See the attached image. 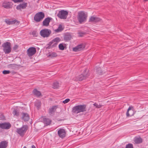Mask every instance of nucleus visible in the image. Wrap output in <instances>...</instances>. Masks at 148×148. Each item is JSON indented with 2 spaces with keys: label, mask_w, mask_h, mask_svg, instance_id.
<instances>
[{
  "label": "nucleus",
  "mask_w": 148,
  "mask_h": 148,
  "mask_svg": "<svg viewBox=\"0 0 148 148\" xmlns=\"http://www.w3.org/2000/svg\"><path fill=\"white\" fill-rule=\"evenodd\" d=\"M77 18L79 22L82 23L86 22L88 17V13L84 11H80L78 12Z\"/></svg>",
  "instance_id": "nucleus-1"
},
{
  "label": "nucleus",
  "mask_w": 148,
  "mask_h": 148,
  "mask_svg": "<svg viewBox=\"0 0 148 148\" xmlns=\"http://www.w3.org/2000/svg\"><path fill=\"white\" fill-rule=\"evenodd\" d=\"M86 107L85 105H79L75 106L72 108V112L75 114H78L80 112L86 111Z\"/></svg>",
  "instance_id": "nucleus-2"
},
{
  "label": "nucleus",
  "mask_w": 148,
  "mask_h": 148,
  "mask_svg": "<svg viewBox=\"0 0 148 148\" xmlns=\"http://www.w3.org/2000/svg\"><path fill=\"white\" fill-rule=\"evenodd\" d=\"M2 47L5 54H8L12 51L11 44L10 42H6L4 43L2 45Z\"/></svg>",
  "instance_id": "nucleus-3"
},
{
  "label": "nucleus",
  "mask_w": 148,
  "mask_h": 148,
  "mask_svg": "<svg viewBox=\"0 0 148 148\" xmlns=\"http://www.w3.org/2000/svg\"><path fill=\"white\" fill-rule=\"evenodd\" d=\"M51 33V30L47 29H42L40 32V35L42 37L45 38L49 37Z\"/></svg>",
  "instance_id": "nucleus-4"
},
{
  "label": "nucleus",
  "mask_w": 148,
  "mask_h": 148,
  "mask_svg": "<svg viewBox=\"0 0 148 148\" xmlns=\"http://www.w3.org/2000/svg\"><path fill=\"white\" fill-rule=\"evenodd\" d=\"M45 17V14L42 12H38L36 14L34 17L35 21L38 22L42 21Z\"/></svg>",
  "instance_id": "nucleus-5"
},
{
  "label": "nucleus",
  "mask_w": 148,
  "mask_h": 148,
  "mask_svg": "<svg viewBox=\"0 0 148 148\" xmlns=\"http://www.w3.org/2000/svg\"><path fill=\"white\" fill-rule=\"evenodd\" d=\"M28 127L24 125L22 127L17 129L16 132L21 136H23L27 130Z\"/></svg>",
  "instance_id": "nucleus-6"
},
{
  "label": "nucleus",
  "mask_w": 148,
  "mask_h": 148,
  "mask_svg": "<svg viewBox=\"0 0 148 148\" xmlns=\"http://www.w3.org/2000/svg\"><path fill=\"white\" fill-rule=\"evenodd\" d=\"M68 14V12L64 10H62L59 12L57 16L59 18L62 19H66Z\"/></svg>",
  "instance_id": "nucleus-7"
},
{
  "label": "nucleus",
  "mask_w": 148,
  "mask_h": 148,
  "mask_svg": "<svg viewBox=\"0 0 148 148\" xmlns=\"http://www.w3.org/2000/svg\"><path fill=\"white\" fill-rule=\"evenodd\" d=\"M86 44L85 43H82L78 45L73 49V51L75 52L79 51L84 49L86 46Z\"/></svg>",
  "instance_id": "nucleus-8"
},
{
  "label": "nucleus",
  "mask_w": 148,
  "mask_h": 148,
  "mask_svg": "<svg viewBox=\"0 0 148 148\" xmlns=\"http://www.w3.org/2000/svg\"><path fill=\"white\" fill-rule=\"evenodd\" d=\"M60 41V39L58 37H57L51 41L49 43V45L51 47H56L58 42Z\"/></svg>",
  "instance_id": "nucleus-9"
},
{
  "label": "nucleus",
  "mask_w": 148,
  "mask_h": 148,
  "mask_svg": "<svg viewBox=\"0 0 148 148\" xmlns=\"http://www.w3.org/2000/svg\"><path fill=\"white\" fill-rule=\"evenodd\" d=\"M36 51L35 47H31L29 48L27 51V53L28 56L29 57L32 56L34 55Z\"/></svg>",
  "instance_id": "nucleus-10"
},
{
  "label": "nucleus",
  "mask_w": 148,
  "mask_h": 148,
  "mask_svg": "<svg viewBox=\"0 0 148 148\" xmlns=\"http://www.w3.org/2000/svg\"><path fill=\"white\" fill-rule=\"evenodd\" d=\"M13 5L12 2L5 1L3 3L2 6L5 8L10 9L12 8Z\"/></svg>",
  "instance_id": "nucleus-11"
},
{
  "label": "nucleus",
  "mask_w": 148,
  "mask_h": 148,
  "mask_svg": "<svg viewBox=\"0 0 148 148\" xmlns=\"http://www.w3.org/2000/svg\"><path fill=\"white\" fill-rule=\"evenodd\" d=\"M101 19L97 16H92L89 18V21L90 22L94 23H97L101 21Z\"/></svg>",
  "instance_id": "nucleus-12"
},
{
  "label": "nucleus",
  "mask_w": 148,
  "mask_h": 148,
  "mask_svg": "<svg viewBox=\"0 0 148 148\" xmlns=\"http://www.w3.org/2000/svg\"><path fill=\"white\" fill-rule=\"evenodd\" d=\"M11 126V125L9 123H0V128L2 129H9L10 127Z\"/></svg>",
  "instance_id": "nucleus-13"
},
{
  "label": "nucleus",
  "mask_w": 148,
  "mask_h": 148,
  "mask_svg": "<svg viewBox=\"0 0 148 148\" xmlns=\"http://www.w3.org/2000/svg\"><path fill=\"white\" fill-rule=\"evenodd\" d=\"M52 18L48 17L45 18L42 22V25L44 26L47 27L49 25V24Z\"/></svg>",
  "instance_id": "nucleus-14"
},
{
  "label": "nucleus",
  "mask_w": 148,
  "mask_h": 148,
  "mask_svg": "<svg viewBox=\"0 0 148 148\" xmlns=\"http://www.w3.org/2000/svg\"><path fill=\"white\" fill-rule=\"evenodd\" d=\"M59 108L58 105L53 106L51 107L49 109L48 112L49 114L51 115L53 114L57 108Z\"/></svg>",
  "instance_id": "nucleus-15"
},
{
  "label": "nucleus",
  "mask_w": 148,
  "mask_h": 148,
  "mask_svg": "<svg viewBox=\"0 0 148 148\" xmlns=\"http://www.w3.org/2000/svg\"><path fill=\"white\" fill-rule=\"evenodd\" d=\"M134 114L133 108L132 106L130 107L127 110L126 114L127 117L131 116Z\"/></svg>",
  "instance_id": "nucleus-16"
},
{
  "label": "nucleus",
  "mask_w": 148,
  "mask_h": 148,
  "mask_svg": "<svg viewBox=\"0 0 148 148\" xmlns=\"http://www.w3.org/2000/svg\"><path fill=\"white\" fill-rule=\"evenodd\" d=\"M58 134L60 137L63 138L65 137L66 132L64 129H60L58 131Z\"/></svg>",
  "instance_id": "nucleus-17"
},
{
  "label": "nucleus",
  "mask_w": 148,
  "mask_h": 148,
  "mask_svg": "<svg viewBox=\"0 0 148 148\" xmlns=\"http://www.w3.org/2000/svg\"><path fill=\"white\" fill-rule=\"evenodd\" d=\"M27 5V3H24L22 4H20L17 6L16 9L18 10H21L26 8Z\"/></svg>",
  "instance_id": "nucleus-18"
},
{
  "label": "nucleus",
  "mask_w": 148,
  "mask_h": 148,
  "mask_svg": "<svg viewBox=\"0 0 148 148\" xmlns=\"http://www.w3.org/2000/svg\"><path fill=\"white\" fill-rule=\"evenodd\" d=\"M5 22L7 24L9 25H11L14 24L16 25H18L19 23V22L17 21H11L9 19H5Z\"/></svg>",
  "instance_id": "nucleus-19"
},
{
  "label": "nucleus",
  "mask_w": 148,
  "mask_h": 148,
  "mask_svg": "<svg viewBox=\"0 0 148 148\" xmlns=\"http://www.w3.org/2000/svg\"><path fill=\"white\" fill-rule=\"evenodd\" d=\"M61 84L57 81L54 82L52 85V88L54 89H56L59 88L61 86Z\"/></svg>",
  "instance_id": "nucleus-20"
},
{
  "label": "nucleus",
  "mask_w": 148,
  "mask_h": 148,
  "mask_svg": "<svg viewBox=\"0 0 148 148\" xmlns=\"http://www.w3.org/2000/svg\"><path fill=\"white\" fill-rule=\"evenodd\" d=\"M85 79L82 74L76 75L74 78V80L76 81H81Z\"/></svg>",
  "instance_id": "nucleus-21"
},
{
  "label": "nucleus",
  "mask_w": 148,
  "mask_h": 148,
  "mask_svg": "<svg viewBox=\"0 0 148 148\" xmlns=\"http://www.w3.org/2000/svg\"><path fill=\"white\" fill-rule=\"evenodd\" d=\"M21 118L24 121H27L29 119V116L27 114L23 113L22 114Z\"/></svg>",
  "instance_id": "nucleus-22"
},
{
  "label": "nucleus",
  "mask_w": 148,
  "mask_h": 148,
  "mask_svg": "<svg viewBox=\"0 0 148 148\" xmlns=\"http://www.w3.org/2000/svg\"><path fill=\"white\" fill-rule=\"evenodd\" d=\"M81 74L86 79L89 75V70L87 69H84Z\"/></svg>",
  "instance_id": "nucleus-23"
},
{
  "label": "nucleus",
  "mask_w": 148,
  "mask_h": 148,
  "mask_svg": "<svg viewBox=\"0 0 148 148\" xmlns=\"http://www.w3.org/2000/svg\"><path fill=\"white\" fill-rule=\"evenodd\" d=\"M7 145L8 143L6 141L0 142V148H6Z\"/></svg>",
  "instance_id": "nucleus-24"
},
{
  "label": "nucleus",
  "mask_w": 148,
  "mask_h": 148,
  "mask_svg": "<svg viewBox=\"0 0 148 148\" xmlns=\"http://www.w3.org/2000/svg\"><path fill=\"white\" fill-rule=\"evenodd\" d=\"M33 93L37 97L42 96V95L40 92L38 90L36 89H35L33 91Z\"/></svg>",
  "instance_id": "nucleus-25"
},
{
  "label": "nucleus",
  "mask_w": 148,
  "mask_h": 148,
  "mask_svg": "<svg viewBox=\"0 0 148 148\" xmlns=\"http://www.w3.org/2000/svg\"><path fill=\"white\" fill-rule=\"evenodd\" d=\"M43 121L47 125H48L50 124L51 121L48 118H43Z\"/></svg>",
  "instance_id": "nucleus-26"
},
{
  "label": "nucleus",
  "mask_w": 148,
  "mask_h": 148,
  "mask_svg": "<svg viewBox=\"0 0 148 148\" xmlns=\"http://www.w3.org/2000/svg\"><path fill=\"white\" fill-rule=\"evenodd\" d=\"M64 29V27L61 25H59L58 28L54 30L55 32H59L62 31Z\"/></svg>",
  "instance_id": "nucleus-27"
},
{
  "label": "nucleus",
  "mask_w": 148,
  "mask_h": 148,
  "mask_svg": "<svg viewBox=\"0 0 148 148\" xmlns=\"http://www.w3.org/2000/svg\"><path fill=\"white\" fill-rule=\"evenodd\" d=\"M134 141L136 143L139 144L142 143L143 140L141 138H137L135 139Z\"/></svg>",
  "instance_id": "nucleus-28"
},
{
  "label": "nucleus",
  "mask_w": 148,
  "mask_h": 148,
  "mask_svg": "<svg viewBox=\"0 0 148 148\" xmlns=\"http://www.w3.org/2000/svg\"><path fill=\"white\" fill-rule=\"evenodd\" d=\"M65 47L66 45L64 43H61L59 45V48L60 50H64Z\"/></svg>",
  "instance_id": "nucleus-29"
},
{
  "label": "nucleus",
  "mask_w": 148,
  "mask_h": 148,
  "mask_svg": "<svg viewBox=\"0 0 148 148\" xmlns=\"http://www.w3.org/2000/svg\"><path fill=\"white\" fill-rule=\"evenodd\" d=\"M41 105V103L40 101H37L35 103V106L38 110L40 108Z\"/></svg>",
  "instance_id": "nucleus-30"
},
{
  "label": "nucleus",
  "mask_w": 148,
  "mask_h": 148,
  "mask_svg": "<svg viewBox=\"0 0 148 148\" xmlns=\"http://www.w3.org/2000/svg\"><path fill=\"white\" fill-rule=\"evenodd\" d=\"M49 57H50L51 58H53V57H57L58 56V55L56 53H54V52H53V53H51L49 55Z\"/></svg>",
  "instance_id": "nucleus-31"
},
{
  "label": "nucleus",
  "mask_w": 148,
  "mask_h": 148,
  "mask_svg": "<svg viewBox=\"0 0 148 148\" xmlns=\"http://www.w3.org/2000/svg\"><path fill=\"white\" fill-rule=\"evenodd\" d=\"M13 114L14 116H18L19 115V112L18 110H14L13 111Z\"/></svg>",
  "instance_id": "nucleus-32"
},
{
  "label": "nucleus",
  "mask_w": 148,
  "mask_h": 148,
  "mask_svg": "<svg viewBox=\"0 0 148 148\" xmlns=\"http://www.w3.org/2000/svg\"><path fill=\"white\" fill-rule=\"evenodd\" d=\"M96 71L99 74L101 73L102 72V71L100 67H97L96 69Z\"/></svg>",
  "instance_id": "nucleus-33"
},
{
  "label": "nucleus",
  "mask_w": 148,
  "mask_h": 148,
  "mask_svg": "<svg viewBox=\"0 0 148 148\" xmlns=\"http://www.w3.org/2000/svg\"><path fill=\"white\" fill-rule=\"evenodd\" d=\"M125 148H133V147L132 144L129 143L126 145Z\"/></svg>",
  "instance_id": "nucleus-34"
},
{
  "label": "nucleus",
  "mask_w": 148,
  "mask_h": 148,
  "mask_svg": "<svg viewBox=\"0 0 148 148\" xmlns=\"http://www.w3.org/2000/svg\"><path fill=\"white\" fill-rule=\"evenodd\" d=\"M10 73V71L9 70H4L2 72L3 73L4 75L9 74Z\"/></svg>",
  "instance_id": "nucleus-35"
},
{
  "label": "nucleus",
  "mask_w": 148,
  "mask_h": 148,
  "mask_svg": "<svg viewBox=\"0 0 148 148\" xmlns=\"http://www.w3.org/2000/svg\"><path fill=\"white\" fill-rule=\"evenodd\" d=\"M94 106L96 107L99 108L102 106V105L100 104H98L96 103H95L93 104Z\"/></svg>",
  "instance_id": "nucleus-36"
},
{
  "label": "nucleus",
  "mask_w": 148,
  "mask_h": 148,
  "mask_svg": "<svg viewBox=\"0 0 148 148\" xmlns=\"http://www.w3.org/2000/svg\"><path fill=\"white\" fill-rule=\"evenodd\" d=\"M70 101V99H67L62 101V103L64 104L68 103Z\"/></svg>",
  "instance_id": "nucleus-37"
},
{
  "label": "nucleus",
  "mask_w": 148,
  "mask_h": 148,
  "mask_svg": "<svg viewBox=\"0 0 148 148\" xmlns=\"http://www.w3.org/2000/svg\"><path fill=\"white\" fill-rule=\"evenodd\" d=\"M32 34L34 36H36L37 35V33L36 32L34 31L32 32Z\"/></svg>",
  "instance_id": "nucleus-38"
},
{
  "label": "nucleus",
  "mask_w": 148,
  "mask_h": 148,
  "mask_svg": "<svg viewBox=\"0 0 148 148\" xmlns=\"http://www.w3.org/2000/svg\"><path fill=\"white\" fill-rule=\"evenodd\" d=\"M18 46L17 45H15L13 47V49L14 50H16L18 49Z\"/></svg>",
  "instance_id": "nucleus-39"
},
{
  "label": "nucleus",
  "mask_w": 148,
  "mask_h": 148,
  "mask_svg": "<svg viewBox=\"0 0 148 148\" xmlns=\"http://www.w3.org/2000/svg\"><path fill=\"white\" fill-rule=\"evenodd\" d=\"M32 148H36L33 145L32 146Z\"/></svg>",
  "instance_id": "nucleus-40"
},
{
  "label": "nucleus",
  "mask_w": 148,
  "mask_h": 148,
  "mask_svg": "<svg viewBox=\"0 0 148 148\" xmlns=\"http://www.w3.org/2000/svg\"><path fill=\"white\" fill-rule=\"evenodd\" d=\"M144 1H148V0H144Z\"/></svg>",
  "instance_id": "nucleus-41"
},
{
  "label": "nucleus",
  "mask_w": 148,
  "mask_h": 148,
  "mask_svg": "<svg viewBox=\"0 0 148 148\" xmlns=\"http://www.w3.org/2000/svg\"><path fill=\"white\" fill-rule=\"evenodd\" d=\"M23 148H27L26 147H24Z\"/></svg>",
  "instance_id": "nucleus-42"
}]
</instances>
